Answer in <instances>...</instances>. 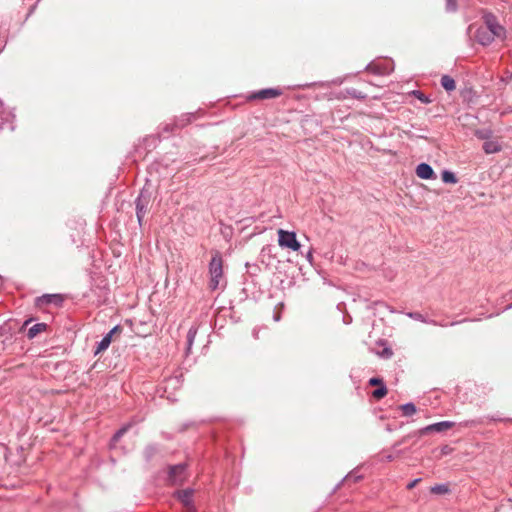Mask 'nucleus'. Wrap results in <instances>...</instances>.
Returning a JSON list of instances; mask_svg holds the SVG:
<instances>
[{
	"instance_id": "1",
	"label": "nucleus",
	"mask_w": 512,
	"mask_h": 512,
	"mask_svg": "<svg viewBox=\"0 0 512 512\" xmlns=\"http://www.w3.org/2000/svg\"><path fill=\"white\" fill-rule=\"evenodd\" d=\"M210 288L215 290L219 287L220 279L223 276V259L219 251H215L209 263Z\"/></svg>"
},
{
	"instance_id": "2",
	"label": "nucleus",
	"mask_w": 512,
	"mask_h": 512,
	"mask_svg": "<svg viewBox=\"0 0 512 512\" xmlns=\"http://www.w3.org/2000/svg\"><path fill=\"white\" fill-rule=\"evenodd\" d=\"M277 234L278 244L280 247L288 248L291 249L292 251H299V249L301 248V244L297 240L295 232L279 229L277 231Z\"/></svg>"
},
{
	"instance_id": "3",
	"label": "nucleus",
	"mask_w": 512,
	"mask_h": 512,
	"mask_svg": "<svg viewBox=\"0 0 512 512\" xmlns=\"http://www.w3.org/2000/svg\"><path fill=\"white\" fill-rule=\"evenodd\" d=\"M149 203H150V194L148 193L147 190L142 189L139 196L135 200L136 216H137V220H138V223L140 226L142 225V222H143L144 216L147 212Z\"/></svg>"
},
{
	"instance_id": "4",
	"label": "nucleus",
	"mask_w": 512,
	"mask_h": 512,
	"mask_svg": "<svg viewBox=\"0 0 512 512\" xmlns=\"http://www.w3.org/2000/svg\"><path fill=\"white\" fill-rule=\"evenodd\" d=\"M187 478L186 465L183 463L173 465L168 470V482L172 485H181Z\"/></svg>"
},
{
	"instance_id": "5",
	"label": "nucleus",
	"mask_w": 512,
	"mask_h": 512,
	"mask_svg": "<svg viewBox=\"0 0 512 512\" xmlns=\"http://www.w3.org/2000/svg\"><path fill=\"white\" fill-rule=\"evenodd\" d=\"M484 22H485V29L489 30L493 35H495L498 38L505 36V29L503 26L498 24L496 17L491 14L487 13L484 15Z\"/></svg>"
},
{
	"instance_id": "6",
	"label": "nucleus",
	"mask_w": 512,
	"mask_h": 512,
	"mask_svg": "<svg viewBox=\"0 0 512 512\" xmlns=\"http://www.w3.org/2000/svg\"><path fill=\"white\" fill-rule=\"evenodd\" d=\"M193 489H185L175 492L174 496L183 504L187 512H195L193 504Z\"/></svg>"
},
{
	"instance_id": "7",
	"label": "nucleus",
	"mask_w": 512,
	"mask_h": 512,
	"mask_svg": "<svg viewBox=\"0 0 512 512\" xmlns=\"http://www.w3.org/2000/svg\"><path fill=\"white\" fill-rule=\"evenodd\" d=\"M393 63L386 61L384 63H369L366 70L376 75H388L393 71Z\"/></svg>"
},
{
	"instance_id": "8",
	"label": "nucleus",
	"mask_w": 512,
	"mask_h": 512,
	"mask_svg": "<svg viewBox=\"0 0 512 512\" xmlns=\"http://www.w3.org/2000/svg\"><path fill=\"white\" fill-rule=\"evenodd\" d=\"M454 425H455V423L452 421H441V422H437V423L428 425V426L422 428L419 432L421 435L428 434L431 432L440 433V432H444V431L454 427Z\"/></svg>"
},
{
	"instance_id": "9",
	"label": "nucleus",
	"mask_w": 512,
	"mask_h": 512,
	"mask_svg": "<svg viewBox=\"0 0 512 512\" xmlns=\"http://www.w3.org/2000/svg\"><path fill=\"white\" fill-rule=\"evenodd\" d=\"M121 331V328L120 326L116 325L115 327H113L107 334H105L103 336V338L97 343V347L95 349V354H99L103 351H105L106 349H108V347L110 346L111 342H112V337L113 335L116 333V332H120Z\"/></svg>"
},
{
	"instance_id": "10",
	"label": "nucleus",
	"mask_w": 512,
	"mask_h": 512,
	"mask_svg": "<svg viewBox=\"0 0 512 512\" xmlns=\"http://www.w3.org/2000/svg\"><path fill=\"white\" fill-rule=\"evenodd\" d=\"M280 95H282V90L281 89H278V88H266V89H262V90H259L257 92H254L248 98L250 100H255V99H272V98L279 97Z\"/></svg>"
},
{
	"instance_id": "11",
	"label": "nucleus",
	"mask_w": 512,
	"mask_h": 512,
	"mask_svg": "<svg viewBox=\"0 0 512 512\" xmlns=\"http://www.w3.org/2000/svg\"><path fill=\"white\" fill-rule=\"evenodd\" d=\"M475 37L478 43L486 46L491 44L496 36L489 32V30L485 29L484 27H480L477 29Z\"/></svg>"
},
{
	"instance_id": "12",
	"label": "nucleus",
	"mask_w": 512,
	"mask_h": 512,
	"mask_svg": "<svg viewBox=\"0 0 512 512\" xmlns=\"http://www.w3.org/2000/svg\"><path fill=\"white\" fill-rule=\"evenodd\" d=\"M416 174L419 178L429 180L435 178L433 168L427 163H420L416 167Z\"/></svg>"
},
{
	"instance_id": "13",
	"label": "nucleus",
	"mask_w": 512,
	"mask_h": 512,
	"mask_svg": "<svg viewBox=\"0 0 512 512\" xmlns=\"http://www.w3.org/2000/svg\"><path fill=\"white\" fill-rule=\"evenodd\" d=\"M62 301V296L59 294H46L41 297H39L36 300L37 306H42L43 304H49V303H58Z\"/></svg>"
},
{
	"instance_id": "14",
	"label": "nucleus",
	"mask_w": 512,
	"mask_h": 512,
	"mask_svg": "<svg viewBox=\"0 0 512 512\" xmlns=\"http://www.w3.org/2000/svg\"><path fill=\"white\" fill-rule=\"evenodd\" d=\"M502 149L501 144L496 140H488L483 144V150L487 154H494L500 152Z\"/></svg>"
},
{
	"instance_id": "15",
	"label": "nucleus",
	"mask_w": 512,
	"mask_h": 512,
	"mask_svg": "<svg viewBox=\"0 0 512 512\" xmlns=\"http://www.w3.org/2000/svg\"><path fill=\"white\" fill-rule=\"evenodd\" d=\"M406 315L416 321H420L422 323H427L431 325H439L435 320L427 319L423 314L419 312H407ZM440 326H446V324H440Z\"/></svg>"
},
{
	"instance_id": "16",
	"label": "nucleus",
	"mask_w": 512,
	"mask_h": 512,
	"mask_svg": "<svg viewBox=\"0 0 512 512\" xmlns=\"http://www.w3.org/2000/svg\"><path fill=\"white\" fill-rule=\"evenodd\" d=\"M441 86L448 92L454 91L456 89L455 80L449 75H443L441 77Z\"/></svg>"
},
{
	"instance_id": "17",
	"label": "nucleus",
	"mask_w": 512,
	"mask_h": 512,
	"mask_svg": "<svg viewBox=\"0 0 512 512\" xmlns=\"http://www.w3.org/2000/svg\"><path fill=\"white\" fill-rule=\"evenodd\" d=\"M197 332H198V328L195 325L191 326L187 332V337H186L187 338V347H186L187 353H189L191 351V348L193 346Z\"/></svg>"
},
{
	"instance_id": "18",
	"label": "nucleus",
	"mask_w": 512,
	"mask_h": 512,
	"mask_svg": "<svg viewBox=\"0 0 512 512\" xmlns=\"http://www.w3.org/2000/svg\"><path fill=\"white\" fill-rule=\"evenodd\" d=\"M430 492L435 495H445L450 492V488L446 483L436 484L430 488Z\"/></svg>"
},
{
	"instance_id": "19",
	"label": "nucleus",
	"mask_w": 512,
	"mask_h": 512,
	"mask_svg": "<svg viewBox=\"0 0 512 512\" xmlns=\"http://www.w3.org/2000/svg\"><path fill=\"white\" fill-rule=\"evenodd\" d=\"M46 328V325L43 323H37L30 327L27 332V337L29 339H33L36 337L40 332H42Z\"/></svg>"
},
{
	"instance_id": "20",
	"label": "nucleus",
	"mask_w": 512,
	"mask_h": 512,
	"mask_svg": "<svg viewBox=\"0 0 512 512\" xmlns=\"http://www.w3.org/2000/svg\"><path fill=\"white\" fill-rule=\"evenodd\" d=\"M400 409L404 416H412L416 413L417 409L414 403L409 402L400 406Z\"/></svg>"
},
{
	"instance_id": "21",
	"label": "nucleus",
	"mask_w": 512,
	"mask_h": 512,
	"mask_svg": "<svg viewBox=\"0 0 512 512\" xmlns=\"http://www.w3.org/2000/svg\"><path fill=\"white\" fill-rule=\"evenodd\" d=\"M442 181L444 183L455 184V183H457V178L453 172L444 170L442 172Z\"/></svg>"
},
{
	"instance_id": "22",
	"label": "nucleus",
	"mask_w": 512,
	"mask_h": 512,
	"mask_svg": "<svg viewBox=\"0 0 512 512\" xmlns=\"http://www.w3.org/2000/svg\"><path fill=\"white\" fill-rule=\"evenodd\" d=\"M387 394V388L385 385H382L380 387H378L377 389H375L373 392H372V396L375 398V399H382L383 397H385Z\"/></svg>"
},
{
	"instance_id": "23",
	"label": "nucleus",
	"mask_w": 512,
	"mask_h": 512,
	"mask_svg": "<svg viewBox=\"0 0 512 512\" xmlns=\"http://www.w3.org/2000/svg\"><path fill=\"white\" fill-rule=\"evenodd\" d=\"M158 452V448L154 445H149L144 450V455L146 460H150L156 453Z\"/></svg>"
},
{
	"instance_id": "24",
	"label": "nucleus",
	"mask_w": 512,
	"mask_h": 512,
	"mask_svg": "<svg viewBox=\"0 0 512 512\" xmlns=\"http://www.w3.org/2000/svg\"><path fill=\"white\" fill-rule=\"evenodd\" d=\"M347 93L351 97L356 98V99H365L366 98V95L364 93H362L361 91H358L357 89H354V88L348 89Z\"/></svg>"
},
{
	"instance_id": "25",
	"label": "nucleus",
	"mask_w": 512,
	"mask_h": 512,
	"mask_svg": "<svg viewBox=\"0 0 512 512\" xmlns=\"http://www.w3.org/2000/svg\"><path fill=\"white\" fill-rule=\"evenodd\" d=\"M413 94L422 102L425 104H428L431 102V99L424 95L421 91H414Z\"/></svg>"
},
{
	"instance_id": "26",
	"label": "nucleus",
	"mask_w": 512,
	"mask_h": 512,
	"mask_svg": "<svg viewBox=\"0 0 512 512\" xmlns=\"http://www.w3.org/2000/svg\"><path fill=\"white\" fill-rule=\"evenodd\" d=\"M192 116H193L192 114H190L188 116H183V118L176 121L175 126L180 127V128L184 127L188 122H190V119Z\"/></svg>"
},
{
	"instance_id": "27",
	"label": "nucleus",
	"mask_w": 512,
	"mask_h": 512,
	"mask_svg": "<svg viewBox=\"0 0 512 512\" xmlns=\"http://www.w3.org/2000/svg\"><path fill=\"white\" fill-rule=\"evenodd\" d=\"M446 1V10L448 12H455L457 10L456 0H445Z\"/></svg>"
},
{
	"instance_id": "28",
	"label": "nucleus",
	"mask_w": 512,
	"mask_h": 512,
	"mask_svg": "<svg viewBox=\"0 0 512 512\" xmlns=\"http://www.w3.org/2000/svg\"><path fill=\"white\" fill-rule=\"evenodd\" d=\"M369 385L380 387V386L384 385V383H383V380L381 378L373 377V378H371L369 380Z\"/></svg>"
},
{
	"instance_id": "29",
	"label": "nucleus",
	"mask_w": 512,
	"mask_h": 512,
	"mask_svg": "<svg viewBox=\"0 0 512 512\" xmlns=\"http://www.w3.org/2000/svg\"><path fill=\"white\" fill-rule=\"evenodd\" d=\"M127 431V427H123L121 429H119L113 436L112 440L114 442L118 441L122 436L123 434Z\"/></svg>"
},
{
	"instance_id": "30",
	"label": "nucleus",
	"mask_w": 512,
	"mask_h": 512,
	"mask_svg": "<svg viewBox=\"0 0 512 512\" xmlns=\"http://www.w3.org/2000/svg\"><path fill=\"white\" fill-rule=\"evenodd\" d=\"M360 478H361V476H356L355 474H348L343 479V481H345V482H349V481L357 482Z\"/></svg>"
},
{
	"instance_id": "31",
	"label": "nucleus",
	"mask_w": 512,
	"mask_h": 512,
	"mask_svg": "<svg viewBox=\"0 0 512 512\" xmlns=\"http://www.w3.org/2000/svg\"><path fill=\"white\" fill-rule=\"evenodd\" d=\"M380 355L385 358H390L393 355V352L390 348H384Z\"/></svg>"
},
{
	"instance_id": "32",
	"label": "nucleus",
	"mask_w": 512,
	"mask_h": 512,
	"mask_svg": "<svg viewBox=\"0 0 512 512\" xmlns=\"http://www.w3.org/2000/svg\"><path fill=\"white\" fill-rule=\"evenodd\" d=\"M420 481L419 478L417 479H414L413 481H411L408 485H407V489H412L416 486V484Z\"/></svg>"
},
{
	"instance_id": "33",
	"label": "nucleus",
	"mask_w": 512,
	"mask_h": 512,
	"mask_svg": "<svg viewBox=\"0 0 512 512\" xmlns=\"http://www.w3.org/2000/svg\"><path fill=\"white\" fill-rule=\"evenodd\" d=\"M312 258H313V257H312V252H311V251H309V252L307 253V259H308L309 261H311V260H312Z\"/></svg>"
},
{
	"instance_id": "34",
	"label": "nucleus",
	"mask_w": 512,
	"mask_h": 512,
	"mask_svg": "<svg viewBox=\"0 0 512 512\" xmlns=\"http://www.w3.org/2000/svg\"><path fill=\"white\" fill-rule=\"evenodd\" d=\"M386 459H387L388 461H392V460L394 459V456H393V455H387V456H386Z\"/></svg>"
},
{
	"instance_id": "35",
	"label": "nucleus",
	"mask_w": 512,
	"mask_h": 512,
	"mask_svg": "<svg viewBox=\"0 0 512 512\" xmlns=\"http://www.w3.org/2000/svg\"><path fill=\"white\" fill-rule=\"evenodd\" d=\"M253 336H254L255 338H257V337H258V334H257V331H256V330H254V331H253Z\"/></svg>"
},
{
	"instance_id": "36",
	"label": "nucleus",
	"mask_w": 512,
	"mask_h": 512,
	"mask_svg": "<svg viewBox=\"0 0 512 512\" xmlns=\"http://www.w3.org/2000/svg\"><path fill=\"white\" fill-rule=\"evenodd\" d=\"M274 319H275L276 321H279L280 317L277 315V316H275V317H274Z\"/></svg>"
},
{
	"instance_id": "37",
	"label": "nucleus",
	"mask_w": 512,
	"mask_h": 512,
	"mask_svg": "<svg viewBox=\"0 0 512 512\" xmlns=\"http://www.w3.org/2000/svg\"><path fill=\"white\" fill-rule=\"evenodd\" d=\"M3 42L0 41V51L2 50Z\"/></svg>"
},
{
	"instance_id": "38",
	"label": "nucleus",
	"mask_w": 512,
	"mask_h": 512,
	"mask_svg": "<svg viewBox=\"0 0 512 512\" xmlns=\"http://www.w3.org/2000/svg\"><path fill=\"white\" fill-rule=\"evenodd\" d=\"M510 308H512V303L506 307V310Z\"/></svg>"
},
{
	"instance_id": "39",
	"label": "nucleus",
	"mask_w": 512,
	"mask_h": 512,
	"mask_svg": "<svg viewBox=\"0 0 512 512\" xmlns=\"http://www.w3.org/2000/svg\"><path fill=\"white\" fill-rule=\"evenodd\" d=\"M310 86H312V84H306L303 87H310Z\"/></svg>"
},
{
	"instance_id": "40",
	"label": "nucleus",
	"mask_w": 512,
	"mask_h": 512,
	"mask_svg": "<svg viewBox=\"0 0 512 512\" xmlns=\"http://www.w3.org/2000/svg\"><path fill=\"white\" fill-rule=\"evenodd\" d=\"M458 322H452L450 325L453 326V325H456Z\"/></svg>"
}]
</instances>
